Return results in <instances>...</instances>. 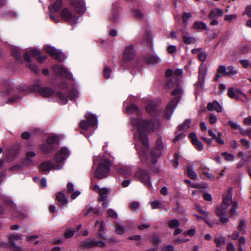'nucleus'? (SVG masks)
Returning <instances> with one entry per match:
<instances>
[{
	"label": "nucleus",
	"mask_w": 251,
	"mask_h": 251,
	"mask_svg": "<svg viewBox=\"0 0 251 251\" xmlns=\"http://www.w3.org/2000/svg\"><path fill=\"white\" fill-rule=\"evenodd\" d=\"M30 91L38 92L44 97L51 96L54 93L51 89L48 87H41L39 85H33L30 88Z\"/></svg>",
	"instance_id": "12"
},
{
	"label": "nucleus",
	"mask_w": 251,
	"mask_h": 251,
	"mask_svg": "<svg viewBox=\"0 0 251 251\" xmlns=\"http://www.w3.org/2000/svg\"><path fill=\"white\" fill-rule=\"evenodd\" d=\"M56 199L57 201L62 205L67 204L68 203V200L65 198V195L62 192H59L56 195Z\"/></svg>",
	"instance_id": "32"
},
{
	"label": "nucleus",
	"mask_w": 251,
	"mask_h": 251,
	"mask_svg": "<svg viewBox=\"0 0 251 251\" xmlns=\"http://www.w3.org/2000/svg\"><path fill=\"white\" fill-rule=\"evenodd\" d=\"M67 189L69 193H71V198L73 200L75 199L80 194L79 191H74V186L73 184L71 182L67 184Z\"/></svg>",
	"instance_id": "24"
},
{
	"label": "nucleus",
	"mask_w": 251,
	"mask_h": 251,
	"mask_svg": "<svg viewBox=\"0 0 251 251\" xmlns=\"http://www.w3.org/2000/svg\"><path fill=\"white\" fill-rule=\"evenodd\" d=\"M228 125L230 126L231 128L232 129H239L240 128V126L235 123H234L232 121H229L228 122Z\"/></svg>",
	"instance_id": "56"
},
{
	"label": "nucleus",
	"mask_w": 251,
	"mask_h": 251,
	"mask_svg": "<svg viewBox=\"0 0 251 251\" xmlns=\"http://www.w3.org/2000/svg\"><path fill=\"white\" fill-rule=\"evenodd\" d=\"M24 58L27 62L26 67L34 73H38L39 72L38 68L35 64L31 63L30 55L28 52L26 51L25 52L24 55Z\"/></svg>",
	"instance_id": "18"
},
{
	"label": "nucleus",
	"mask_w": 251,
	"mask_h": 251,
	"mask_svg": "<svg viewBox=\"0 0 251 251\" xmlns=\"http://www.w3.org/2000/svg\"><path fill=\"white\" fill-rule=\"evenodd\" d=\"M59 99V102L61 104H65L68 102V97L63 93L59 92L57 94Z\"/></svg>",
	"instance_id": "37"
},
{
	"label": "nucleus",
	"mask_w": 251,
	"mask_h": 251,
	"mask_svg": "<svg viewBox=\"0 0 251 251\" xmlns=\"http://www.w3.org/2000/svg\"><path fill=\"white\" fill-rule=\"evenodd\" d=\"M87 121L82 120L80 123V126L83 129H88L90 126H95L97 125V118L95 115L90 113L85 115Z\"/></svg>",
	"instance_id": "7"
},
{
	"label": "nucleus",
	"mask_w": 251,
	"mask_h": 251,
	"mask_svg": "<svg viewBox=\"0 0 251 251\" xmlns=\"http://www.w3.org/2000/svg\"><path fill=\"white\" fill-rule=\"evenodd\" d=\"M147 111L151 116L157 113V106L154 101H150L146 107Z\"/></svg>",
	"instance_id": "23"
},
{
	"label": "nucleus",
	"mask_w": 251,
	"mask_h": 251,
	"mask_svg": "<svg viewBox=\"0 0 251 251\" xmlns=\"http://www.w3.org/2000/svg\"><path fill=\"white\" fill-rule=\"evenodd\" d=\"M190 123L191 120L187 119L182 124L179 125L178 128L180 130L185 131L189 128Z\"/></svg>",
	"instance_id": "36"
},
{
	"label": "nucleus",
	"mask_w": 251,
	"mask_h": 251,
	"mask_svg": "<svg viewBox=\"0 0 251 251\" xmlns=\"http://www.w3.org/2000/svg\"><path fill=\"white\" fill-rule=\"evenodd\" d=\"M134 177L145 185H151L149 174L146 170L141 169H138L134 174Z\"/></svg>",
	"instance_id": "9"
},
{
	"label": "nucleus",
	"mask_w": 251,
	"mask_h": 251,
	"mask_svg": "<svg viewBox=\"0 0 251 251\" xmlns=\"http://www.w3.org/2000/svg\"><path fill=\"white\" fill-rule=\"evenodd\" d=\"M240 63L241 65L246 68H251V61L243 59L240 60Z\"/></svg>",
	"instance_id": "50"
},
{
	"label": "nucleus",
	"mask_w": 251,
	"mask_h": 251,
	"mask_svg": "<svg viewBox=\"0 0 251 251\" xmlns=\"http://www.w3.org/2000/svg\"><path fill=\"white\" fill-rule=\"evenodd\" d=\"M202 173L207 176L209 179L213 181L214 180V176L212 174L209 173L207 172H206L202 169Z\"/></svg>",
	"instance_id": "61"
},
{
	"label": "nucleus",
	"mask_w": 251,
	"mask_h": 251,
	"mask_svg": "<svg viewBox=\"0 0 251 251\" xmlns=\"http://www.w3.org/2000/svg\"><path fill=\"white\" fill-rule=\"evenodd\" d=\"M132 14L135 18L141 19L143 18V14L139 10L135 9L132 12Z\"/></svg>",
	"instance_id": "45"
},
{
	"label": "nucleus",
	"mask_w": 251,
	"mask_h": 251,
	"mask_svg": "<svg viewBox=\"0 0 251 251\" xmlns=\"http://www.w3.org/2000/svg\"><path fill=\"white\" fill-rule=\"evenodd\" d=\"M243 15H247L249 18H251V5H248L246 7L245 11Z\"/></svg>",
	"instance_id": "62"
},
{
	"label": "nucleus",
	"mask_w": 251,
	"mask_h": 251,
	"mask_svg": "<svg viewBox=\"0 0 251 251\" xmlns=\"http://www.w3.org/2000/svg\"><path fill=\"white\" fill-rule=\"evenodd\" d=\"M217 73L222 74L223 75H227V68L224 65L219 66Z\"/></svg>",
	"instance_id": "46"
},
{
	"label": "nucleus",
	"mask_w": 251,
	"mask_h": 251,
	"mask_svg": "<svg viewBox=\"0 0 251 251\" xmlns=\"http://www.w3.org/2000/svg\"><path fill=\"white\" fill-rule=\"evenodd\" d=\"M45 50L49 54L59 61H62L64 58V54L61 51L56 50L53 47H46Z\"/></svg>",
	"instance_id": "13"
},
{
	"label": "nucleus",
	"mask_w": 251,
	"mask_h": 251,
	"mask_svg": "<svg viewBox=\"0 0 251 251\" xmlns=\"http://www.w3.org/2000/svg\"><path fill=\"white\" fill-rule=\"evenodd\" d=\"M237 18V15L236 14H231L226 15L225 17V20L229 22H231L232 20Z\"/></svg>",
	"instance_id": "63"
},
{
	"label": "nucleus",
	"mask_w": 251,
	"mask_h": 251,
	"mask_svg": "<svg viewBox=\"0 0 251 251\" xmlns=\"http://www.w3.org/2000/svg\"><path fill=\"white\" fill-rule=\"evenodd\" d=\"M198 57L201 61L204 62L206 59L207 54L205 52L201 51L199 53Z\"/></svg>",
	"instance_id": "60"
},
{
	"label": "nucleus",
	"mask_w": 251,
	"mask_h": 251,
	"mask_svg": "<svg viewBox=\"0 0 251 251\" xmlns=\"http://www.w3.org/2000/svg\"><path fill=\"white\" fill-rule=\"evenodd\" d=\"M135 54L134 47L132 45H129L125 47L124 52V60L130 61L134 59Z\"/></svg>",
	"instance_id": "17"
},
{
	"label": "nucleus",
	"mask_w": 251,
	"mask_h": 251,
	"mask_svg": "<svg viewBox=\"0 0 251 251\" xmlns=\"http://www.w3.org/2000/svg\"><path fill=\"white\" fill-rule=\"evenodd\" d=\"M240 142L242 146L245 149L249 150L250 149L251 144L249 140L246 139H241Z\"/></svg>",
	"instance_id": "41"
},
{
	"label": "nucleus",
	"mask_w": 251,
	"mask_h": 251,
	"mask_svg": "<svg viewBox=\"0 0 251 251\" xmlns=\"http://www.w3.org/2000/svg\"><path fill=\"white\" fill-rule=\"evenodd\" d=\"M151 208L153 209L160 208L161 207L162 203L159 201H153L151 202Z\"/></svg>",
	"instance_id": "51"
},
{
	"label": "nucleus",
	"mask_w": 251,
	"mask_h": 251,
	"mask_svg": "<svg viewBox=\"0 0 251 251\" xmlns=\"http://www.w3.org/2000/svg\"><path fill=\"white\" fill-rule=\"evenodd\" d=\"M111 73V70L107 66H105L103 71V75L104 77L106 79L110 77Z\"/></svg>",
	"instance_id": "53"
},
{
	"label": "nucleus",
	"mask_w": 251,
	"mask_h": 251,
	"mask_svg": "<svg viewBox=\"0 0 251 251\" xmlns=\"http://www.w3.org/2000/svg\"><path fill=\"white\" fill-rule=\"evenodd\" d=\"M179 226V222L177 219H174L169 221L168 226L171 228H175L178 227Z\"/></svg>",
	"instance_id": "39"
},
{
	"label": "nucleus",
	"mask_w": 251,
	"mask_h": 251,
	"mask_svg": "<svg viewBox=\"0 0 251 251\" xmlns=\"http://www.w3.org/2000/svg\"><path fill=\"white\" fill-rule=\"evenodd\" d=\"M163 149L164 146L162 141L161 139H158L156 141L154 149L151 151L150 156H147L146 152L144 151H142L140 153L139 156L141 160L143 161L146 158H150V159L152 163H155L157 161V158L162 154Z\"/></svg>",
	"instance_id": "3"
},
{
	"label": "nucleus",
	"mask_w": 251,
	"mask_h": 251,
	"mask_svg": "<svg viewBox=\"0 0 251 251\" xmlns=\"http://www.w3.org/2000/svg\"><path fill=\"white\" fill-rule=\"evenodd\" d=\"M111 165V162L109 159L105 158H102L95 172V177L99 179L107 177Z\"/></svg>",
	"instance_id": "5"
},
{
	"label": "nucleus",
	"mask_w": 251,
	"mask_h": 251,
	"mask_svg": "<svg viewBox=\"0 0 251 251\" xmlns=\"http://www.w3.org/2000/svg\"><path fill=\"white\" fill-rule=\"evenodd\" d=\"M187 175L189 177L193 180L197 179V175L196 172L194 170L193 166L190 165L187 166Z\"/></svg>",
	"instance_id": "30"
},
{
	"label": "nucleus",
	"mask_w": 251,
	"mask_h": 251,
	"mask_svg": "<svg viewBox=\"0 0 251 251\" xmlns=\"http://www.w3.org/2000/svg\"><path fill=\"white\" fill-rule=\"evenodd\" d=\"M193 28L195 29L201 30L205 29L208 30L206 25L201 22H196L194 23Z\"/></svg>",
	"instance_id": "33"
},
{
	"label": "nucleus",
	"mask_w": 251,
	"mask_h": 251,
	"mask_svg": "<svg viewBox=\"0 0 251 251\" xmlns=\"http://www.w3.org/2000/svg\"><path fill=\"white\" fill-rule=\"evenodd\" d=\"M75 232L76 231L74 229H68L65 232L64 236L67 238H70L74 235Z\"/></svg>",
	"instance_id": "52"
},
{
	"label": "nucleus",
	"mask_w": 251,
	"mask_h": 251,
	"mask_svg": "<svg viewBox=\"0 0 251 251\" xmlns=\"http://www.w3.org/2000/svg\"><path fill=\"white\" fill-rule=\"evenodd\" d=\"M12 55L14 57L16 58V59L20 62H22V56L21 53L19 52V51L17 50H13L12 52Z\"/></svg>",
	"instance_id": "40"
},
{
	"label": "nucleus",
	"mask_w": 251,
	"mask_h": 251,
	"mask_svg": "<svg viewBox=\"0 0 251 251\" xmlns=\"http://www.w3.org/2000/svg\"><path fill=\"white\" fill-rule=\"evenodd\" d=\"M221 155L225 156L226 160L228 162L233 161L235 159V156L233 154L227 152H222Z\"/></svg>",
	"instance_id": "38"
},
{
	"label": "nucleus",
	"mask_w": 251,
	"mask_h": 251,
	"mask_svg": "<svg viewBox=\"0 0 251 251\" xmlns=\"http://www.w3.org/2000/svg\"><path fill=\"white\" fill-rule=\"evenodd\" d=\"M93 212L96 213L97 211L90 205H87L83 210V213L84 215H88V214Z\"/></svg>",
	"instance_id": "42"
},
{
	"label": "nucleus",
	"mask_w": 251,
	"mask_h": 251,
	"mask_svg": "<svg viewBox=\"0 0 251 251\" xmlns=\"http://www.w3.org/2000/svg\"><path fill=\"white\" fill-rule=\"evenodd\" d=\"M146 60L150 64H155L158 63L160 60L155 54H149L146 57Z\"/></svg>",
	"instance_id": "28"
},
{
	"label": "nucleus",
	"mask_w": 251,
	"mask_h": 251,
	"mask_svg": "<svg viewBox=\"0 0 251 251\" xmlns=\"http://www.w3.org/2000/svg\"><path fill=\"white\" fill-rule=\"evenodd\" d=\"M61 17L68 22L71 25H75L77 23L78 17L73 14L68 9L64 8L60 12Z\"/></svg>",
	"instance_id": "10"
},
{
	"label": "nucleus",
	"mask_w": 251,
	"mask_h": 251,
	"mask_svg": "<svg viewBox=\"0 0 251 251\" xmlns=\"http://www.w3.org/2000/svg\"><path fill=\"white\" fill-rule=\"evenodd\" d=\"M78 96V93L77 90H73L70 93V98L71 100L76 99Z\"/></svg>",
	"instance_id": "57"
},
{
	"label": "nucleus",
	"mask_w": 251,
	"mask_h": 251,
	"mask_svg": "<svg viewBox=\"0 0 251 251\" xmlns=\"http://www.w3.org/2000/svg\"><path fill=\"white\" fill-rule=\"evenodd\" d=\"M179 157L177 154H175L174 158L172 160L174 168H176L178 165Z\"/></svg>",
	"instance_id": "54"
},
{
	"label": "nucleus",
	"mask_w": 251,
	"mask_h": 251,
	"mask_svg": "<svg viewBox=\"0 0 251 251\" xmlns=\"http://www.w3.org/2000/svg\"><path fill=\"white\" fill-rule=\"evenodd\" d=\"M70 151L69 150L65 147H63L55 154L54 161L56 164L62 165V167L64 164V161L69 157Z\"/></svg>",
	"instance_id": "8"
},
{
	"label": "nucleus",
	"mask_w": 251,
	"mask_h": 251,
	"mask_svg": "<svg viewBox=\"0 0 251 251\" xmlns=\"http://www.w3.org/2000/svg\"><path fill=\"white\" fill-rule=\"evenodd\" d=\"M130 208L132 210H135L137 209L139 206V203L137 201H133L130 204Z\"/></svg>",
	"instance_id": "64"
},
{
	"label": "nucleus",
	"mask_w": 251,
	"mask_h": 251,
	"mask_svg": "<svg viewBox=\"0 0 251 251\" xmlns=\"http://www.w3.org/2000/svg\"><path fill=\"white\" fill-rule=\"evenodd\" d=\"M17 241H19L20 242H22V238L20 236L16 234H13L10 236L9 241L11 245H15V242Z\"/></svg>",
	"instance_id": "35"
},
{
	"label": "nucleus",
	"mask_w": 251,
	"mask_h": 251,
	"mask_svg": "<svg viewBox=\"0 0 251 251\" xmlns=\"http://www.w3.org/2000/svg\"><path fill=\"white\" fill-rule=\"evenodd\" d=\"M227 94L229 98L235 100H239L241 96H244L245 98L247 97L246 95L243 93L240 90H234L233 87L228 88Z\"/></svg>",
	"instance_id": "19"
},
{
	"label": "nucleus",
	"mask_w": 251,
	"mask_h": 251,
	"mask_svg": "<svg viewBox=\"0 0 251 251\" xmlns=\"http://www.w3.org/2000/svg\"><path fill=\"white\" fill-rule=\"evenodd\" d=\"M194 146L199 151H201L203 150V145L201 142L199 140L196 141V142L193 143Z\"/></svg>",
	"instance_id": "55"
},
{
	"label": "nucleus",
	"mask_w": 251,
	"mask_h": 251,
	"mask_svg": "<svg viewBox=\"0 0 251 251\" xmlns=\"http://www.w3.org/2000/svg\"><path fill=\"white\" fill-rule=\"evenodd\" d=\"M207 73V67L203 63L201 64L199 67L198 81L195 84L196 88V93L199 92V90L203 88L204 84V79Z\"/></svg>",
	"instance_id": "6"
},
{
	"label": "nucleus",
	"mask_w": 251,
	"mask_h": 251,
	"mask_svg": "<svg viewBox=\"0 0 251 251\" xmlns=\"http://www.w3.org/2000/svg\"><path fill=\"white\" fill-rule=\"evenodd\" d=\"M51 169L56 170H60L62 169V165L60 164H53L50 161H45L43 162L40 165V170L42 172L49 171Z\"/></svg>",
	"instance_id": "16"
},
{
	"label": "nucleus",
	"mask_w": 251,
	"mask_h": 251,
	"mask_svg": "<svg viewBox=\"0 0 251 251\" xmlns=\"http://www.w3.org/2000/svg\"><path fill=\"white\" fill-rule=\"evenodd\" d=\"M138 111H139V109H138V106L135 104H131L126 109V112L127 113H133V112L138 113Z\"/></svg>",
	"instance_id": "43"
},
{
	"label": "nucleus",
	"mask_w": 251,
	"mask_h": 251,
	"mask_svg": "<svg viewBox=\"0 0 251 251\" xmlns=\"http://www.w3.org/2000/svg\"><path fill=\"white\" fill-rule=\"evenodd\" d=\"M92 189L96 192L99 193L100 198V200L101 201H106L107 199V194L108 192V190L106 188H100L97 185H95L92 187Z\"/></svg>",
	"instance_id": "20"
},
{
	"label": "nucleus",
	"mask_w": 251,
	"mask_h": 251,
	"mask_svg": "<svg viewBox=\"0 0 251 251\" xmlns=\"http://www.w3.org/2000/svg\"><path fill=\"white\" fill-rule=\"evenodd\" d=\"M224 14L223 11L220 8H216L212 11L209 14V18L210 19H214L218 17L223 16Z\"/></svg>",
	"instance_id": "31"
},
{
	"label": "nucleus",
	"mask_w": 251,
	"mask_h": 251,
	"mask_svg": "<svg viewBox=\"0 0 251 251\" xmlns=\"http://www.w3.org/2000/svg\"><path fill=\"white\" fill-rule=\"evenodd\" d=\"M60 136L58 135H51L49 136L47 140V144L43 145L42 147V150L45 152H48L52 150L51 147H48L49 146H51L53 144L58 142Z\"/></svg>",
	"instance_id": "14"
},
{
	"label": "nucleus",
	"mask_w": 251,
	"mask_h": 251,
	"mask_svg": "<svg viewBox=\"0 0 251 251\" xmlns=\"http://www.w3.org/2000/svg\"><path fill=\"white\" fill-rule=\"evenodd\" d=\"M53 70L56 74L60 75L65 78H70L71 77V75L63 66L56 65L54 67Z\"/></svg>",
	"instance_id": "22"
},
{
	"label": "nucleus",
	"mask_w": 251,
	"mask_h": 251,
	"mask_svg": "<svg viewBox=\"0 0 251 251\" xmlns=\"http://www.w3.org/2000/svg\"><path fill=\"white\" fill-rule=\"evenodd\" d=\"M131 124L134 126V135L136 140L140 141L142 144L148 147V140L145 133V130H152L155 128V125L152 121H145L140 118L132 119Z\"/></svg>",
	"instance_id": "2"
},
{
	"label": "nucleus",
	"mask_w": 251,
	"mask_h": 251,
	"mask_svg": "<svg viewBox=\"0 0 251 251\" xmlns=\"http://www.w3.org/2000/svg\"><path fill=\"white\" fill-rule=\"evenodd\" d=\"M230 206L229 215L231 217L235 215L238 207L237 202L232 201L231 190H229L227 195L223 197L222 203L216 208V214L223 224H226L229 221V217L226 215V209Z\"/></svg>",
	"instance_id": "1"
},
{
	"label": "nucleus",
	"mask_w": 251,
	"mask_h": 251,
	"mask_svg": "<svg viewBox=\"0 0 251 251\" xmlns=\"http://www.w3.org/2000/svg\"><path fill=\"white\" fill-rule=\"evenodd\" d=\"M62 2L61 0H56L52 6L49 7L50 13L58 11L61 8Z\"/></svg>",
	"instance_id": "26"
},
{
	"label": "nucleus",
	"mask_w": 251,
	"mask_h": 251,
	"mask_svg": "<svg viewBox=\"0 0 251 251\" xmlns=\"http://www.w3.org/2000/svg\"><path fill=\"white\" fill-rule=\"evenodd\" d=\"M191 17L192 14L190 13H184L182 16V20L184 23L186 24L187 20Z\"/></svg>",
	"instance_id": "58"
},
{
	"label": "nucleus",
	"mask_w": 251,
	"mask_h": 251,
	"mask_svg": "<svg viewBox=\"0 0 251 251\" xmlns=\"http://www.w3.org/2000/svg\"><path fill=\"white\" fill-rule=\"evenodd\" d=\"M71 5L75 11L80 14L83 13L86 9L85 4L82 0H71Z\"/></svg>",
	"instance_id": "15"
},
{
	"label": "nucleus",
	"mask_w": 251,
	"mask_h": 251,
	"mask_svg": "<svg viewBox=\"0 0 251 251\" xmlns=\"http://www.w3.org/2000/svg\"><path fill=\"white\" fill-rule=\"evenodd\" d=\"M107 215L108 217H110L113 218H116L118 216L116 212L112 209H109V210H108Z\"/></svg>",
	"instance_id": "59"
},
{
	"label": "nucleus",
	"mask_w": 251,
	"mask_h": 251,
	"mask_svg": "<svg viewBox=\"0 0 251 251\" xmlns=\"http://www.w3.org/2000/svg\"><path fill=\"white\" fill-rule=\"evenodd\" d=\"M182 39L186 44H191L196 43V39L193 36H191L189 33H185L182 36Z\"/></svg>",
	"instance_id": "27"
},
{
	"label": "nucleus",
	"mask_w": 251,
	"mask_h": 251,
	"mask_svg": "<svg viewBox=\"0 0 251 251\" xmlns=\"http://www.w3.org/2000/svg\"><path fill=\"white\" fill-rule=\"evenodd\" d=\"M36 155V154L34 151H27L23 162L24 164L27 166L33 165Z\"/></svg>",
	"instance_id": "21"
},
{
	"label": "nucleus",
	"mask_w": 251,
	"mask_h": 251,
	"mask_svg": "<svg viewBox=\"0 0 251 251\" xmlns=\"http://www.w3.org/2000/svg\"><path fill=\"white\" fill-rule=\"evenodd\" d=\"M246 227V222L245 220H241L238 226V229L242 234H244L246 232L245 228Z\"/></svg>",
	"instance_id": "49"
},
{
	"label": "nucleus",
	"mask_w": 251,
	"mask_h": 251,
	"mask_svg": "<svg viewBox=\"0 0 251 251\" xmlns=\"http://www.w3.org/2000/svg\"><path fill=\"white\" fill-rule=\"evenodd\" d=\"M177 81L174 82L172 78L168 79L167 81L166 87L169 89H171L175 86H177Z\"/></svg>",
	"instance_id": "47"
},
{
	"label": "nucleus",
	"mask_w": 251,
	"mask_h": 251,
	"mask_svg": "<svg viewBox=\"0 0 251 251\" xmlns=\"http://www.w3.org/2000/svg\"><path fill=\"white\" fill-rule=\"evenodd\" d=\"M237 74V71L232 66H229L227 68V75H235Z\"/></svg>",
	"instance_id": "44"
},
{
	"label": "nucleus",
	"mask_w": 251,
	"mask_h": 251,
	"mask_svg": "<svg viewBox=\"0 0 251 251\" xmlns=\"http://www.w3.org/2000/svg\"><path fill=\"white\" fill-rule=\"evenodd\" d=\"M79 246L81 248H92L94 247H103L105 246V244L102 241L88 239L81 241Z\"/></svg>",
	"instance_id": "11"
},
{
	"label": "nucleus",
	"mask_w": 251,
	"mask_h": 251,
	"mask_svg": "<svg viewBox=\"0 0 251 251\" xmlns=\"http://www.w3.org/2000/svg\"><path fill=\"white\" fill-rule=\"evenodd\" d=\"M117 171L120 174L125 175V176H130L132 174L133 170L131 166H125L119 168L117 169Z\"/></svg>",
	"instance_id": "25"
},
{
	"label": "nucleus",
	"mask_w": 251,
	"mask_h": 251,
	"mask_svg": "<svg viewBox=\"0 0 251 251\" xmlns=\"http://www.w3.org/2000/svg\"><path fill=\"white\" fill-rule=\"evenodd\" d=\"M127 228L119 223H116L115 225V232L120 235L123 234L125 231H127Z\"/></svg>",
	"instance_id": "34"
},
{
	"label": "nucleus",
	"mask_w": 251,
	"mask_h": 251,
	"mask_svg": "<svg viewBox=\"0 0 251 251\" xmlns=\"http://www.w3.org/2000/svg\"><path fill=\"white\" fill-rule=\"evenodd\" d=\"M28 90V87L25 85H21L16 89V91H18L21 94L26 92Z\"/></svg>",
	"instance_id": "48"
},
{
	"label": "nucleus",
	"mask_w": 251,
	"mask_h": 251,
	"mask_svg": "<svg viewBox=\"0 0 251 251\" xmlns=\"http://www.w3.org/2000/svg\"><path fill=\"white\" fill-rule=\"evenodd\" d=\"M183 90L180 87H176L172 92V95L176 96V97L172 100L166 107L164 116L167 119H170L175 109L181 99V96Z\"/></svg>",
	"instance_id": "4"
},
{
	"label": "nucleus",
	"mask_w": 251,
	"mask_h": 251,
	"mask_svg": "<svg viewBox=\"0 0 251 251\" xmlns=\"http://www.w3.org/2000/svg\"><path fill=\"white\" fill-rule=\"evenodd\" d=\"M110 19L113 22H119L120 19V15L119 10L117 7H113Z\"/></svg>",
	"instance_id": "29"
}]
</instances>
